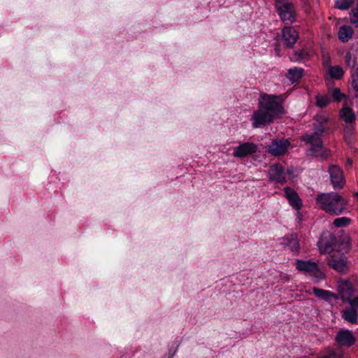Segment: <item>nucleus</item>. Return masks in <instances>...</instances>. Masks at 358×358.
Segmentation results:
<instances>
[{"instance_id": "cd10ccee", "label": "nucleus", "mask_w": 358, "mask_h": 358, "mask_svg": "<svg viewBox=\"0 0 358 358\" xmlns=\"http://www.w3.org/2000/svg\"><path fill=\"white\" fill-rule=\"evenodd\" d=\"M352 87L355 92V97L358 98V67L352 75Z\"/></svg>"}, {"instance_id": "0eeeda50", "label": "nucleus", "mask_w": 358, "mask_h": 358, "mask_svg": "<svg viewBox=\"0 0 358 358\" xmlns=\"http://www.w3.org/2000/svg\"><path fill=\"white\" fill-rule=\"evenodd\" d=\"M336 236L330 231H324L317 242V246L321 253H330L336 245Z\"/></svg>"}, {"instance_id": "6ab92c4d", "label": "nucleus", "mask_w": 358, "mask_h": 358, "mask_svg": "<svg viewBox=\"0 0 358 358\" xmlns=\"http://www.w3.org/2000/svg\"><path fill=\"white\" fill-rule=\"evenodd\" d=\"M341 117L348 124H352L356 120V116L353 110L350 108H343L340 111Z\"/></svg>"}, {"instance_id": "6e6552de", "label": "nucleus", "mask_w": 358, "mask_h": 358, "mask_svg": "<svg viewBox=\"0 0 358 358\" xmlns=\"http://www.w3.org/2000/svg\"><path fill=\"white\" fill-rule=\"evenodd\" d=\"M327 263L331 268L341 273H343L348 269L346 257L343 253L339 252L328 257Z\"/></svg>"}, {"instance_id": "4c0bfd02", "label": "nucleus", "mask_w": 358, "mask_h": 358, "mask_svg": "<svg viewBox=\"0 0 358 358\" xmlns=\"http://www.w3.org/2000/svg\"><path fill=\"white\" fill-rule=\"evenodd\" d=\"M355 196L358 199V192H355Z\"/></svg>"}, {"instance_id": "72a5a7b5", "label": "nucleus", "mask_w": 358, "mask_h": 358, "mask_svg": "<svg viewBox=\"0 0 358 358\" xmlns=\"http://www.w3.org/2000/svg\"><path fill=\"white\" fill-rule=\"evenodd\" d=\"M315 120L319 122L320 124H326V123L327 122V118H326L325 117H322V116H320V117H317L315 118Z\"/></svg>"}, {"instance_id": "e433bc0d", "label": "nucleus", "mask_w": 358, "mask_h": 358, "mask_svg": "<svg viewBox=\"0 0 358 358\" xmlns=\"http://www.w3.org/2000/svg\"><path fill=\"white\" fill-rule=\"evenodd\" d=\"M352 129V127L351 126H348L346 128H345V130L346 131H351V130Z\"/></svg>"}, {"instance_id": "bb28decb", "label": "nucleus", "mask_w": 358, "mask_h": 358, "mask_svg": "<svg viewBox=\"0 0 358 358\" xmlns=\"http://www.w3.org/2000/svg\"><path fill=\"white\" fill-rule=\"evenodd\" d=\"M344 62L347 66L353 69L357 64V58L348 52L344 57Z\"/></svg>"}, {"instance_id": "7ed1b4c3", "label": "nucleus", "mask_w": 358, "mask_h": 358, "mask_svg": "<svg viewBox=\"0 0 358 358\" xmlns=\"http://www.w3.org/2000/svg\"><path fill=\"white\" fill-rule=\"evenodd\" d=\"M258 106L276 118L285 113L280 96L263 93L260 95Z\"/></svg>"}, {"instance_id": "1a4fd4ad", "label": "nucleus", "mask_w": 358, "mask_h": 358, "mask_svg": "<svg viewBox=\"0 0 358 358\" xmlns=\"http://www.w3.org/2000/svg\"><path fill=\"white\" fill-rule=\"evenodd\" d=\"M330 179L334 189H341L345 185L343 171L336 165H331L329 169Z\"/></svg>"}, {"instance_id": "423d86ee", "label": "nucleus", "mask_w": 358, "mask_h": 358, "mask_svg": "<svg viewBox=\"0 0 358 358\" xmlns=\"http://www.w3.org/2000/svg\"><path fill=\"white\" fill-rule=\"evenodd\" d=\"M276 117L269 113L259 108L254 111L252 117V124L254 128H259L270 124Z\"/></svg>"}, {"instance_id": "a211bd4d", "label": "nucleus", "mask_w": 358, "mask_h": 358, "mask_svg": "<svg viewBox=\"0 0 358 358\" xmlns=\"http://www.w3.org/2000/svg\"><path fill=\"white\" fill-rule=\"evenodd\" d=\"M357 310L353 307H348L342 311V317L352 324L357 322Z\"/></svg>"}, {"instance_id": "b1692460", "label": "nucleus", "mask_w": 358, "mask_h": 358, "mask_svg": "<svg viewBox=\"0 0 358 358\" xmlns=\"http://www.w3.org/2000/svg\"><path fill=\"white\" fill-rule=\"evenodd\" d=\"M329 73L332 78L339 80L343 78L344 71L341 66H334L329 69Z\"/></svg>"}, {"instance_id": "aec40b11", "label": "nucleus", "mask_w": 358, "mask_h": 358, "mask_svg": "<svg viewBox=\"0 0 358 358\" xmlns=\"http://www.w3.org/2000/svg\"><path fill=\"white\" fill-rule=\"evenodd\" d=\"M353 34V29L350 26L343 25L338 30V38L342 42H348Z\"/></svg>"}, {"instance_id": "c756f323", "label": "nucleus", "mask_w": 358, "mask_h": 358, "mask_svg": "<svg viewBox=\"0 0 358 358\" xmlns=\"http://www.w3.org/2000/svg\"><path fill=\"white\" fill-rule=\"evenodd\" d=\"M331 96L333 100L340 102L345 97V94L341 93L339 88L336 87L331 91Z\"/></svg>"}, {"instance_id": "4be33fe9", "label": "nucleus", "mask_w": 358, "mask_h": 358, "mask_svg": "<svg viewBox=\"0 0 358 358\" xmlns=\"http://www.w3.org/2000/svg\"><path fill=\"white\" fill-rule=\"evenodd\" d=\"M315 104L320 108L326 107L331 101V98L328 94H317L315 96Z\"/></svg>"}, {"instance_id": "4468645a", "label": "nucleus", "mask_w": 358, "mask_h": 358, "mask_svg": "<svg viewBox=\"0 0 358 358\" xmlns=\"http://www.w3.org/2000/svg\"><path fill=\"white\" fill-rule=\"evenodd\" d=\"M268 176L271 180L275 181L282 185L286 181L284 169L280 164H275L271 166L268 170Z\"/></svg>"}, {"instance_id": "f257e3e1", "label": "nucleus", "mask_w": 358, "mask_h": 358, "mask_svg": "<svg viewBox=\"0 0 358 358\" xmlns=\"http://www.w3.org/2000/svg\"><path fill=\"white\" fill-rule=\"evenodd\" d=\"M316 201L323 210L331 215H341L348 204L347 199L336 192L320 194Z\"/></svg>"}, {"instance_id": "2f4dec72", "label": "nucleus", "mask_w": 358, "mask_h": 358, "mask_svg": "<svg viewBox=\"0 0 358 358\" xmlns=\"http://www.w3.org/2000/svg\"><path fill=\"white\" fill-rule=\"evenodd\" d=\"M350 22L354 24L356 27H358V12L352 10L350 13Z\"/></svg>"}, {"instance_id": "ddd939ff", "label": "nucleus", "mask_w": 358, "mask_h": 358, "mask_svg": "<svg viewBox=\"0 0 358 358\" xmlns=\"http://www.w3.org/2000/svg\"><path fill=\"white\" fill-rule=\"evenodd\" d=\"M336 341L341 346L350 347L355 344L356 338L352 331L348 329H341L336 334Z\"/></svg>"}, {"instance_id": "f8f14e48", "label": "nucleus", "mask_w": 358, "mask_h": 358, "mask_svg": "<svg viewBox=\"0 0 358 358\" xmlns=\"http://www.w3.org/2000/svg\"><path fill=\"white\" fill-rule=\"evenodd\" d=\"M257 150L256 144L250 142L241 143L234 150L233 155L235 157L243 158L255 153Z\"/></svg>"}, {"instance_id": "393cba45", "label": "nucleus", "mask_w": 358, "mask_h": 358, "mask_svg": "<svg viewBox=\"0 0 358 358\" xmlns=\"http://www.w3.org/2000/svg\"><path fill=\"white\" fill-rule=\"evenodd\" d=\"M354 0H336L334 7L340 10H345L349 9L354 4Z\"/></svg>"}, {"instance_id": "412c9836", "label": "nucleus", "mask_w": 358, "mask_h": 358, "mask_svg": "<svg viewBox=\"0 0 358 358\" xmlns=\"http://www.w3.org/2000/svg\"><path fill=\"white\" fill-rule=\"evenodd\" d=\"M303 73V69L302 68L294 67L288 71L287 77L292 83H295L301 78Z\"/></svg>"}, {"instance_id": "dca6fc26", "label": "nucleus", "mask_w": 358, "mask_h": 358, "mask_svg": "<svg viewBox=\"0 0 358 358\" xmlns=\"http://www.w3.org/2000/svg\"><path fill=\"white\" fill-rule=\"evenodd\" d=\"M282 38L287 48H292L299 37L297 31L290 27H286L282 29Z\"/></svg>"}, {"instance_id": "2eb2a0df", "label": "nucleus", "mask_w": 358, "mask_h": 358, "mask_svg": "<svg viewBox=\"0 0 358 358\" xmlns=\"http://www.w3.org/2000/svg\"><path fill=\"white\" fill-rule=\"evenodd\" d=\"M285 194L290 206L295 210L301 209L302 201L294 189L287 187L284 189Z\"/></svg>"}, {"instance_id": "9b49d317", "label": "nucleus", "mask_w": 358, "mask_h": 358, "mask_svg": "<svg viewBox=\"0 0 358 358\" xmlns=\"http://www.w3.org/2000/svg\"><path fill=\"white\" fill-rule=\"evenodd\" d=\"M338 299L348 302L353 296L355 290L350 282L340 281L338 285Z\"/></svg>"}, {"instance_id": "f704fd0d", "label": "nucleus", "mask_w": 358, "mask_h": 358, "mask_svg": "<svg viewBox=\"0 0 358 358\" xmlns=\"http://www.w3.org/2000/svg\"><path fill=\"white\" fill-rule=\"evenodd\" d=\"M346 166L351 167L352 166V160L350 158H348L346 161Z\"/></svg>"}, {"instance_id": "c9c22d12", "label": "nucleus", "mask_w": 358, "mask_h": 358, "mask_svg": "<svg viewBox=\"0 0 358 358\" xmlns=\"http://www.w3.org/2000/svg\"><path fill=\"white\" fill-rule=\"evenodd\" d=\"M297 54H298L299 58H303V52H297Z\"/></svg>"}, {"instance_id": "20e7f679", "label": "nucleus", "mask_w": 358, "mask_h": 358, "mask_svg": "<svg viewBox=\"0 0 358 358\" xmlns=\"http://www.w3.org/2000/svg\"><path fill=\"white\" fill-rule=\"evenodd\" d=\"M275 7L281 20L286 24L295 21L296 9L294 5L288 0H276Z\"/></svg>"}, {"instance_id": "f3484780", "label": "nucleus", "mask_w": 358, "mask_h": 358, "mask_svg": "<svg viewBox=\"0 0 358 358\" xmlns=\"http://www.w3.org/2000/svg\"><path fill=\"white\" fill-rule=\"evenodd\" d=\"M313 292L317 297L327 301H330L331 299H334L335 301L338 300V296L336 294L328 290L314 287L313 289Z\"/></svg>"}, {"instance_id": "473e14b6", "label": "nucleus", "mask_w": 358, "mask_h": 358, "mask_svg": "<svg viewBox=\"0 0 358 358\" xmlns=\"http://www.w3.org/2000/svg\"><path fill=\"white\" fill-rule=\"evenodd\" d=\"M350 303V307H353V308H358V296L352 299V297L348 301Z\"/></svg>"}, {"instance_id": "39448f33", "label": "nucleus", "mask_w": 358, "mask_h": 358, "mask_svg": "<svg viewBox=\"0 0 358 358\" xmlns=\"http://www.w3.org/2000/svg\"><path fill=\"white\" fill-rule=\"evenodd\" d=\"M296 266L299 271L306 272L318 280L325 278L324 273L319 268L315 262L298 259L296 262Z\"/></svg>"}, {"instance_id": "c85d7f7f", "label": "nucleus", "mask_w": 358, "mask_h": 358, "mask_svg": "<svg viewBox=\"0 0 358 358\" xmlns=\"http://www.w3.org/2000/svg\"><path fill=\"white\" fill-rule=\"evenodd\" d=\"M329 130V128L322 123L314 127V131L313 133H317V135L321 137L323 134L327 133Z\"/></svg>"}, {"instance_id": "7c9ffc66", "label": "nucleus", "mask_w": 358, "mask_h": 358, "mask_svg": "<svg viewBox=\"0 0 358 358\" xmlns=\"http://www.w3.org/2000/svg\"><path fill=\"white\" fill-rule=\"evenodd\" d=\"M343 355L341 353L336 352L334 350H331L324 355L320 357V358H342Z\"/></svg>"}, {"instance_id": "a878e982", "label": "nucleus", "mask_w": 358, "mask_h": 358, "mask_svg": "<svg viewBox=\"0 0 358 358\" xmlns=\"http://www.w3.org/2000/svg\"><path fill=\"white\" fill-rule=\"evenodd\" d=\"M350 222L351 220L350 218L347 217H341L336 218L334 220L333 224L336 227L340 228L348 226L350 224Z\"/></svg>"}, {"instance_id": "9d476101", "label": "nucleus", "mask_w": 358, "mask_h": 358, "mask_svg": "<svg viewBox=\"0 0 358 358\" xmlns=\"http://www.w3.org/2000/svg\"><path fill=\"white\" fill-rule=\"evenodd\" d=\"M290 145L287 139L273 140L268 147V152L273 156L282 155Z\"/></svg>"}, {"instance_id": "f03ea898", "label": "nucleus", "mask_w": 358, "mask_h": 358, "mask_svg": "<svg viewBox=\"0 0 358 358\" xmlns=\"http://www.w3.org/2000/svg\"><path fill=\"white\" fill-rule=\"evenodd\" d=\"M302 141L310 145V148L307 150V155L322 159H326L330 156V150L324 146L321 137L318 136L317 133L303 135Z\"/></svg>"}, {"instance_id": "5701e85b", "label": "nucleus", "mask_w": 358, "mask_h": 358, "mask_svg": "<svg viewBox=\"0 0 358 358\" xmlns=\"http://www.w3.org/2000/svg\"><path fill=\"white\" fill-rule=\"evenodd\" d=\"M287 240V246L289 247L290 250L292 251L294 254H297L299 251V243L296 235L292 234L291 237Z\"/></svg>"}]
</instances>
